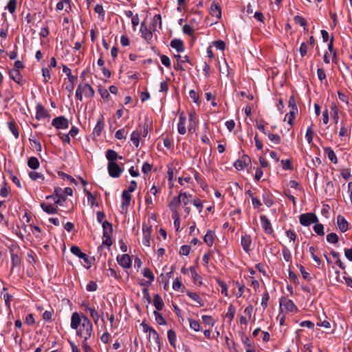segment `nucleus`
Wrapping results in <instances>:
<instances>
[{
    "label": "nucleus",
    "instance_id": "1",
    "mask_svg": "<svg viewBox=\"0 0 352 352\" xmlns=\"http://www.w3.org/2000/svg\"><path fill=\"white\" fill-rule=\"evenodd\" d=\"M70 327L76 331V335L84 340H89L93 335V324L85 315L74 312L71 316Z\"/></svg>",
    "mask_w": 352,
    "mask_h": 352
},
{
    "label": "nucleus",
    "instance_id": "2",
    "mask_svg": "<svg viewBox=\"0 0 352 352\" xmlns=\"http://www.w3.org/2000/svg\"><path fill=\"white\" fill-rule=\"evenodd\" d=\"M94 95L93 88L89 84L78 85L76 91V97L80 101L82 100L83 96L87 98H91Z\"/></svg>",
    "mask_w": 352,
    "mask_h": 352
},
{
    "label": "nucleus",
    "instance_id": "3",
    "mask_svg": "<svg viewBox=\"0 0 352 352\" xmlns=\"http://www.w3.org/2000/svg\"><path fill=\"white\" fill-rule=\"evenodd\" d=\"M279 305L280 310L287 312L295 313L298 311V308L292 300L286 298L282 297L279 300Z\"/></svg>",
    "mask_w": 352,
    "mask_h": 352
},
{
    "label": "nucleus",
    "instance_id": "4",
    "mask_svg": "<svg viewBox=\"0 0 352 352\" xmlns=\"http://www.w3.org/2000/svg\"><path fill=\"white\" fill-rule=\"evenodd\" d=\"M299 221L302 226H309L312 223H317L318 221V219L315 214L309 212L302 214L299 217Z\"/></svg>",
    "mask_w": 352,
    "mask_h": 352
},
{
    "label": "nucleus",
    "instance_id": "5",
    "mask_svg": "<svg viewBox=\"0 0 352 352\" xmlns=\"http://www.w3.org/2000/svg\"><path fill=\"white\" fill-rule=\"evenodd\" d=\"M47 199L52 198L55 204L62 206L63 203L66 200V195L63 194V190L60 188L54 190L52 195L47 196Z\"/></svg>",
    "mask_w": 352,
    "mask_h": 352
},
{
    "label": "nucleus",
    "instance_id": "6",
    "mask_svg": "<svg viewBox=\"0 0 352 352\" xmlns=\"http://www.w3.org/2000/svg\"><path fill=\"white\" fill-rule=\"evenodd\" d=\"M142 244L146 247L151 246V237L152 233V226L146 224L142 226Z\"/></svg>",
    "mask_w": 352,
    "mask_h": 352
},
{
    "label": "nucleus",
    "instance_id": "7",
    "mask_svg": "<svg viewBox=\"0 0 352 352\" xmlns=\"http://www.w3.org/2000/svg\"><path fill=\"white\" fill-rule=\"evenodd\" d=\"M52 125L57 129H66L69 127V121L64 116H58L52 120Z\"/></svg>",
    "mask_w": 352,
    "mask_h": 352
},
{
    "label": "nucleus",
    "instance_id": "8",
    "mask_svg": "<svg viewBox=\"0 0 352 352\" xmlns=\"http://www.w3.org/2000/svg\"><path fill=\"white\" fill-rule=\"evenodd\" d=\"M108 173L111 177H119L122 173V169L116 162H108Z\"/></svg>",
    "mask_w": 352,
    "mask_h": 352
},
{
    "label": "nucleus",
    "instance_id": "9",
    "mask_svg": "<svg viewBox=\"0 0 352 352\" xmlns=\"http://www.w3.org/2000/svg\"><path fill=\"white\" fill-rule=\"evenodd\" d=\"M117 261L121 267L126 269L130 268L132 264L131 258L127 254L118 255L117 256Z\"/></svg>",
    "mask_w": 352,
    "mask_h": 352
},
{
    "label": "nucleus",
    "instance_id": "10",
    "mask_svg": "<svg viewBox=\"0 0 352 352\" xmlns=\"http://www.w3.org/2000/svg\"><path fill=\"white\" fill-rule=\"evenodd\" d=\"M261 227L267 234H272L274 232L270 221L265 215L260 217Z\"/></svg>",
    "mask_w": 352,
    "mask_h": 352
},
{
    "label": "nucleus",
    "instance_id": "11",
    "mask_svg": "<svg viewBox=\"0 0 352 352\" xmlns=\"http://www.w3.org/2000/svg\"><path fill=\"white\" fill-rule=\"evenodd\" d=\"M186 116L184 113H181L179 116V122L177 124V131L179 134L184 135L186 133Z\"/></svg>",
    "mask_w": 352,
    "mask_h": 352
},
{
    "label": "nucleus",
    "instance_id": "12",
    "mask_svg": "<svg viewBox=\"0 0 352 352\" xmlns=\"http://www.w3.org/2000/svg\"><path fill=\"white\" fill-rule=\"evenodd\" d=\"M71 252L74 254L75 256H78V258L83 259L84 261L87 263L88 266L87 268L89 267V258L86 254L83 253L79 247L78 246H72L71 247Z\"/></svg>",
    "mask_w": 352,
    "mask_h": 352
},
{
    "label": "nucleus",
    "instance_id": "13",
    "mask_svg": "<svg viewBox=\"0 0 352 352\" xmlns=\"http://www.w3.org/2000/svg\"><path fill=\"white\" fill-rule=\"evenodd\" d=\"M250 162V158L247 155H243L242 157L238 160H236L234 163V166L238 170H243L249 164Z\"/></svg>",
    "mask_w": 352,
    "mask_h": 352
},
{
    "label": "nucleus",
    "instance_id": "14",
    "mask_svg": "<svg viewBox=\"0 0 352 352\" xmlns=\"http://www.w3.org/2000/svg\"><path fill=\"white\" fill-rule=\"evenodd\" d=\"M104 127V118L100 116L98 119L96 124L93 130V135L95 136H100Z\"/></svg>",
    "mask_w": 352,
    "mask_h": 352
},
{
    "label": "nucleus",
    "instance_id": "15",
    "mask_svg": "<svg viewBox=\"0 0 352 352\" xmlns=\"http://www.w3.org/2000/svg\"><path fill=\"white\" fill-rule=\"evenodd\" d=\"M241 244L243 250L248 253L251 250L252 238L250 235H244L241 236Z\"/></svg>",
    "mask_w": 352,
    "mask_h": 352
},
{
    "label": "nucleus",
    "instance_id": "16",
    "mask_svg": "<svg viewBox=\"0 0 352 352\" xmlns=\"http://www.w3.org/2000/svg\"><path fill=\"white\" fill-rule=\"evenodd\" d=\"M178 197L184 206L191 204L193 199L192 195L182 191L179 192Z\"/></svg>",
    "mask_w": 352,
    "mask_h": 352
},
{
    "label": "nucleus",
    "instance_id": "17",
    "mask_svg": "<svg viewBox=\"0 0 352 352\" xmlns=\"http://www.w3.org/2000/svg\"><path fill=\"white\" fill-rule=\"evenodd\" d=\"M10 77L16 83L18 84H23V77L18 69H12L9 72Z\"/></svg>",
    "mask_w": 352,
    "mask_h": 352
},
{
    "label": "nucleus",
    "instance_id": "18",
    "mask_svg": "<svg viewBox=\"0 0 352 352\" xmlns=\"http://www.w3.org/2000/svg\"><path fill=\"white\" fill-rule=\"evenodd\" d=\"M323 151L324 152V154L328 157L329 160L333 162V164H336L338 162V158L335 153V152L333 151V149L331 147L325 146L323 147Z\"/></svg>",
    "mask_w": 352,
    "mask_h": 352
},
{
    "label": "nucleus",
    "instance_id": "19",
    "mask_svg": "<svg viewBox=\"0 0 352 352\" xmlns=\"http://www.w3.org/2000/svg\"><path fill=\"white\" fill-rule=\"evenodd\" d=\"M187 296L192 299L193 301L196 302L198 304L199 307H203L204 305V302L202 298L199 296V295L196 292H192L190 291L186 292Z\"/></svg>",
    "mask_w": 352,
    "mask_h": 352
},
{
    "label": "nucleus",
    "instance_id": "20",
    "mask_svg": "<svg viewBox=\"0 0 352 352\" xmlns=\"http://www.w3.org/2000/svg\"><path fill=\"white\" fill-rule=\"evenodd\" d=\"M337 224L339 230L342 232H344L348 230V222L341 215L338 216L337 217Z\"/></svg>",
    "mask_w": 352,
    "mask_h": 352
},
{
    "label": "nucleus",
    "instance_id": "21",
    "mask_svg": "<svg viewBox=\"0 0 352 352\" xmlns=\"http://www.w3.org/2000/svg\"><path fill=\"white\" fill-rule=\"evenodd\" d=\"M131 196L126 190H123L122 193V208H127L130 205Z\"/></svg>",
    "mask_w": 352,
    "mask_h": 352
},
{
    "label": "nucleus",
    "instance_id": "22",
    "mask_svg": "<svg viewBox=\"0 0 352 352\" xmlns=\"http://www.w3.org/2000/svg\"><path fill=\"white\" fill-rule=\"evenodd\" d=\"M210 12L212 16H214L218 19L221 16V8L216 3H212L211 4Z\"/></svg>",
    "mask_w": 352,
    "mask_h": 352
},
{
    "label": "nucleus",
    "instance_id": "23",
    "mask_svg": "<svg viewBox=\"0 0 352 352\" xmlns=\"http://www.w3.org/2000/svg\"><path fill=\"white\" fill-rule=\"evenodd\" d=\"M190 274L195 284H197L198 285H201L202 284L201 278L196 272L195 267L194 266L190 267Z\"/></svg>",
    "mask_w": 352,
    "mask_h": 352
},
{
    "label": "nucleus",
    "instance_id": "24",
    "mask_svg": "<svg viewBox=\"0 0 352 352\" xmlns=\"http://www.w3.org/2000/svg\"><path fill=\"white\" fill-rule=\"evenodd\" d=\"M48 116V113L41 104L36 106V119L39 120Z\"/></svg>",
    "mask_w": 352,
    "mask_h": 352
},
{
    "label": "nucleus",
    "instance_id": "25",
    "mask_svg": "<svg viewBox=\"0 0 352 352\" xmlns=\"http://www.w3.org/2000/svg\"><path fill=\"white\" fill-rule=\"evenodd\" d=\"M143 275L145 278H148V280L146 281L145 283H142V285H145L146 286L151 285L152 282L155 279L154 274H153L151 270H150L148 268H144L143 270Z\"/></svg>",
    "mask_w": 352,
    "mask_h": 352
},
{
    "label": "nucleus",
    "instance_id": "26",
    "mask_svg": "<svg viewBox=\"0 0 352 352\" xmlns=\"http://www.w3.org/2000/svg\"><path fill=\"white\" fill-rule=\"evenodd\" d=\"M41 207L44 212L49 214H56L57 212V207L54 206L52 204L45 203H41Z\"/></svg>",
    "mask_w": 352,
    "mask_h": 352
},
{
    "label": "nucleus",
    "instance_id": "27",
    "mask_svg": "<svg viewBox=\"0 0 352 352\" xmlns=\"http://www.w3.org/2000/svg\"><path fill=\"white\" fill-rule=\"evenodd\" d=\"M214 240V232L212 230H208L204 237V242L209 246H212Z\"/></svg>",
    "mask_w": 352,
    "mask_h": 352
},
{
    "label": "nucleus",
    "instance_id": "28",
    "mask_svg": "<svg viewBox=\"0 0 352 352\" xmlns=\"http://www.w3.org/2000/svg\"><path fill=\"white\" fill-rule=\"evenodd\" d=\"M167 337L170 344L173 347L175 348L177 341V336L175 331L173 329H169L167 332Z\"/></svg>",
    "mask_w": 352,
    "mask_h": 352
},
{
    "label": "nucleus",
    "instance_id": "29",
    "mask_svg": "<svg viewBox=\"0 0 352 352\" xmlns=\"http://www.w3.org/2000/svg\"><path fill=\"white\" fill-rule=\"evenodd\" d=\"M106 158L108 162H116L118 159V154L114 150L108 149L106 152Z\"/></svg>",
    "mask_w": 352,
    "mask_h": 352
},
{
    "label": "nucleus",
    "instance_id": "30",
    "mask_svg": "<svg viewBox=\"0 0 352 352\" xmlns=\"http://www.w3.org/2000/svg\"><path fill=\"white\" fill-rule=\"evenodd\" d=\"M153 305L157 311H161L164 308V302L159 294H155L153 298Z\"/></svg>",
    "mask_w": 352,
    "mask_h": 352
},
{
    "label": "nucleus",
    "instance_id": "31",
    "mask_svg": "<svg viewBox=\"0 0 352 352\" xmlns=\"http://www.w3.org/2000/svg\"><path fill=\"white\" fill-rule=\"evenodd\" d=\"M170 46L175 49L178 52H182L184 50L183 42L179 39H174L170 42Z\"/></svg>",
    "mask_w": 352,
    "mask_h": 352
},
{
    "label": "nucleus",
    "instance_id": "32",
    "mask_svg": "<svg viewBox=\"0 0 352 352\" xmlns=\"http://www.w3.org/2000/svg\"><path fill=\"white\" fill-rule=\"evenodd\" d=\"M140 137V132H139V131H138L137 129L132 132L131 135V140L135 147L139 146Z\"/></svg>",
    "mask_w": 352,
    "mask_h": 352
},
{
    "label": "nucleus",
    "instance_id": "33",
    "mask_svg": "<svg viewBox=\"0 0 352 352\" xmlns=\"http://www.w3.org/2000/svg\"><path fill=\"white\" fill-rule=\"evenodd\" d=\"M8 126L9 130L11 131L15 138H18L19 136V133L16 124L14 121H10L8 122Z\"/></svg>",
    "mask_w": 352,
    "mask_h": 352
},
{
    "label": "nucleus",
    "instance_id": "34",
    "mask_svg": "<svg viewBox=\"0 0 352 352\" xmlns=\"http://www.w3.org/2000/svg\"><path fill=\"white\" fill-rule=\"evenodd\" d=\"M180 204L181 201L179 197H174L168 204V208L170 210H177Z\"/></svg>",
    "mask_w": 352,
    "mask_h": 352
},
{
    "label": "nucleus",
    "instance_id": "35",
    "mask_svg": "<svg viewBox=\"0 0 352 352\" xmlns=\"http://www.w3.org/2000/svg\"><path fill=\"white\" fill-rule=\"evenodd\" d=\"M288 106L289 108V112H292V114L298 113V108L296 106V100L294 96H290L288 101Z\"/></svg>",
    "mask_w": 352,
    "mask_h": 352
},
{
    "label": "nucleus",
    "instance_id": "36",
    "mask_svg": "<svg viewBox=\"0 0 352 352\" xmlns=\"http://www.w3.org/2000/svg\"><path fill=\"white\" fill-rule=\"evenodd\" d=\"M314 135V130L311 126H309L307 127L306 133H305V138L308 142L309 144H313V138Z\"/></svg>",
    "mask_w": 352,
    "mask_h": 352
},
{
    "label": "nucleus",
    "instance_id": "37",
    "mask_svg": "<svg viewBox=\"0 0 352 352\" xmlns=\"http://www.w3.org/2000/svg\"><path fill=\"white\" fill-rule=\"evenodd\" d=\"M85 195L87 197V201L89 205L93 208L94 206H98V204L96 201V197L94 196L90 192L87 190H85Z\"/></svg>",
    "mask_w": 352,
    "mask_h": 352
},
{
    "label": "nucleus",
    "instance_id": "38",
    "mask_svg": "<svg viewBox=\"0 0 352 352\" xmlns=\"http://www.w3.org/2000/svg\"><path fill=\"white\" fill-rule=\"evenodd\" d=\"M140 32L142 33V36L146 40L151 39L153 36L152 32L148 30V28L144 25V23H142L141 25Z\"/></svg>",
    "mask_w": 352,
    "mask_h": 352
},
{
    "label": "nucleus",
    "instance_id": "39",
    "mask_svg": "<svg viewBox=\"0 0 352 352\" xmlns=\"http://www.w3.org/2000/svg\"><path fill=\"white\" fill-rule=\"evenodd\" d=\"M217 283L221 289V294L225 296L228 297L229 294L227 284L224 281L220 280L219 278H217Z\"/></svg>",
    "mask_w": 352,
    "mask_h": 352
},
{
    "label": "nucleus",
    "instance_id": "40",
    "mask_svg": "<svg viewBox=\"0 0 352 352\" xmlns=\"http://www.w3.org/2000/svg\"><path fill=\"white\" fill-rule=\"evenodd\" d=\"M28 165L30 168L35 170L39 167L40 163L36 157H31L28 159Z\"/></svg>",
    "mask_w": 352,
    "mask_h": 352
},
{
    "label": "nucleus",
    "instance_id": "41",
    "mask_svg": "<svg viewBox=\"0 0 352 352\" xmlns=\"http://www.w3.org/2000/svg\"><path fill=\"white\" fill-rule=\"evenodd\" d=\"M63 72L67 75L69 81L74 83L76 80V76L72 75L71 69L67 66L63 65Z\"/></svg>",
    "mask_w": 352,
    "mask_h": 352
},
{
    "label": "nucleus",
    "instance_id": "42",
    "mask_svg": "<svg viewBox=\"0 0 352 352\" xmlns=\"http://www.w3.org/2000/svg\"><path fill=\"white\" fill-rule=\"evenodd\" d=\"M201 318L203 322L208 326L213 327L216 323V320L211 316L203 315Z\"/></svg>",
    "mask_w": 352,
    "mask_h": 352
},
{
    "label": "nucleus",
    "instance_id": "43",
    "mask_svg": "<svg viewBox=\"0 0 352 352\" xmlns=\"http://www.w3.org/2000/svg\"><path fill=\"white\" fill-rule=\"evenodd\" d=\"M90 316L92 318L94 323L97 324L101 316V314L94 307L92 309H90L89 312Z\"/></svg>",
    "mask_w": 352,
    "mask_h": 352
},
{
    "label": "nucleus",
    "instance_id": "44",
    "mask_svg": "<svg viewBox=\"0 0 352 352\" xmlns=\"http://www.w3.org/2000/svg\"><path fill=\"white\" fill-rule=\"evenodd\" d=\"M269 140L275 144H279L281 142V138L278 134L269 133L267 134Z\"/></svg>",
    "mask_w": 352,
    "mask_h": 352
},
{
    "label": "nucleus",
    "instance_id": "45",
    "mask_svg": "<svg viewBox=\"0 0 352 352\" xmlns=\"http://www.w3.org/2000/svg\"><path fill=\"white\" fill-rule=\"evenodd\" d=\"M262 198H263V201L264 204L267 207L270 208V207H271L274 204V201H273V199H272L271 196L269 194L263 193V196H262Z\"/></svg>",
    "mask_w": 352,
    "mask_h": 352
},
{
    "label": "nucleus",
    "instance_id": "46",
    "mask_svg": "<svg viewBox=\"0 0 352 352\" xmlns=\"http://www.w3.org/2000/svg\"><path fill=\"white\" fill-rule=\"evenodd\" d=\"M235 312L236 308L234 307V306L233 305H230L228 309V311L226 314V317L228 318L229 320L231 322L234 317Z\"/></svg>",
    "mask_w": 352,
    "mask_h": 352
},
{
    "label": "nucleus",
    "instance_id": "47",
    "mask_svg": "<svg viewBox=\"0 0 352 352\" xmlns=\"http://www.w3.org/2000/svg\"><path fill=\"white\" fill-rule=\"evenodd\" d=\"M153 314L155 316L156 322L160 325H164L166 324V321L165 318L162 316V315L160 312H158L157 311H154Z\"/></svg>",
    "mask_w": 352,
    "mask_h": 352
},
{
    "label": "nucleus",
    "instance_id": "48",
    "mask_svg": "<svg viewBox=\"0 0 352 352\" xmlns=\"http://www.w3.org/2000/svg\"><path fill=\"white\" fill-rule=\"evenodd\" d=\"M314 232L320 236H323L324 234V226L321 223H315L314 226Z\"/></svg>",
    "mask_w": 352,
    "mask_h": 352
},
{
    "label": "nucleus",
    "instance_id": "49",
    "mask_svg": "<svg viewBox=\"0 0 352 352\" xmlns=\"http://www.w3.org/2000/svg\"><path fill=\"white\" fill-rule=\"evenodd\" d=\"M103 227V236H107L110 235L111 232L112 231V226L111 224H110L107 221H104L102 223Z\"/></svg>",
    "mask_w": 352,
    "mask_h": 352
},
{
    "label": "nucleus",
    "instance_id": "50",
    "mask_svg": "<svg viewBox=\"0 0 352 352\" xmlns=\"http://www.w3.org/2000/svg\"><path fill=\"white\" fill-rule=\"evenodd\" d=\"M190 327L194 330L195 331H200V324L199 322L194 319H188Z\"/></svg>",
    "mask_w": 352,
    "mask_h": 352
},
{
    "label": "nucleus",
    "instance_id": "51",
    "mask_svg": "<svg viewBox=\"0 0 352 352\" xmlns=\"http://www.w3.org/2000/svg\"><path fill=\"white\" fill-rule=\"evenodd\" d=\"M315 251H316V249L314 246L309 247V252L310 253L311 258L314 259V261L318 265H320L321 263V261H320V258L315 254Z\"/></svg>",
    "mask_w": 352,
    "mask_h": 352
},
{
    "label": "nucleus",
    "instance_id": "52",
    "mask_svg": "<svg viewBox=\"0 0 352 352\" xmlns=\"http://www.w3.org/2000/svg\"><path fill=\"white\" fill-rule=\"evenodd\" d=\"M16 2L15 0H10L6 9H7L11 14H13L16 10Z\"/></svg>",
    "mask_w": 352,
    "mask_h": 352
},
{
    "label": "nucleus",
    "instance_id": "53",
    "mask_svg": "<svg viewBox=\"0 0 352 352\" xmlns=\"http://www.w3.org/2000/svg\"><path fill=\"white\" fill-rule=\"evenodd\" d=\"M70 7L69 0H62L56 4L57 10H63L65 6Z\"/></svg>",
    "mask_w": 352,
    "mask_h": 352
},
{
    "label": "nucleus",
    "instance_id": "54",
    "mask_svg": "<svg viewBox=\"0 0 352 352\" xmlns=\"http://www.w3.org/2000/svg\"><path fill=\"white\" fill-rule=\"evenodd\" d=\"M283 256L284 259L287 262L290 261L292 259V254H291L289 250L286 246L283 247Z\"/></svg>",
    "mask_w": 352,
    "mask_h": 352
},
{
    "label": "nucleus",
    "instance_id": "55",
    "mask_svg": "<svg viewBox=\"0 0 352 352\" xmlns=\"http://www.w3.org/2000/svg\"><path fill=\"white\" fill-rule=\"evenodd\" d=\"M294 20L296 24H298L302 27H305L307 25L305 19L301 16H298V15L295 16L294 18Z\"/></svg>",
    "mask_w": 352,
    "mask_h": 352
},
{
    "label": "nucleus",
    "instance_id": "56",
    "mask_svg": "<svg viewBox=\"0 0 352 352\" xmlns=\"http://www.w3.org/2000/svg\"><path fill=\"white\" fill-rule=\"evenodd\" d=\"M29 176L34 181L38 180L39 179H44L43 175L41 173L36 172V171L30 172Z\"/></svg>",
    "mask_w": 352,
    "mask_h": 352
},
{
    "label": "nucleus",
    "instance_id": "57",
    "mask_svg": "<svg viewBox=\"0 0 352 352\" xmlns=\"http://www.w3.org/2000/svg\"><path fill=\"white\" fill-rule=\"evenodd\" d=\"M31 145L33 148H34L38 152H41L42 151V146L39 141L37 140H32L30 139Z\"/></svg>",
    "mask_w": 352,
    "mask_h": 352
},
{
    "label": "nucleus",
    "instance_id": "58",
    "mask_svg": "<svg viewBox=\"0 0 352 352\" xmlns=\"http://www.w3.org/2000/svg\"><path fill=\"white\" fill-rule=\"evenodd\" d=\"M192 204L197 208L199 213L202 212L203 204L199 199L193 198Z\"/></svg>",
    "mask_w": 352,
    "mask_h": 352
},
{
    "label": "nucleus",
    "instance_id": "59",
    "mask_svg": "<svg viewBox=\"0 0 352 352\" xmlns=\"http://www.w3.org/2000/svg\"><path fill=\"white\" fill-rule=\"evenodd\" d=\"M270 295L268 292H265L262 296L261 300V305L264 309L267 307Z\"/></svg>",
    "mask_w": 352,
    "mask_h": 352
},
{
    "label": "nucleus",
    "instance_id": "60",
    "mask_svg": "<svg viewBox=\"0 0 352 352\" xmlns=\"http://www.w3.org/2000/svg\"><path fill=\"white\" fill-rule=\"evenodd\" d=\"M327 241L331 243H336L338 241V236L336 233H331L327 236Z\"/></svg>",
    "mask_w": 352,
    "mask_h": 352
},
{
    "label": "nucleus",
    "instance_id": "61",
    "mask_svg": "<svg viewBox=\"0 0 352 352\" xmlns=\"http://www.w3.org/2000/svg\"><path fill=\"white\" fill-rule=\"evenodd\" d=\"M148 338L149 339H153L157 343L160 342L159 335L153 329L148 333Z\"/></svg>",
    "mask_w": 352,
    "mask_h": 352
},
{
    "label": "nucleus",
    "instance_id": "62",
    "mask_svg": "<svg viewBox=\"0 0 352 352\" xmlns=\"http://www.w3.org/2000/svg\"><path fill=\"white\" fill-rule=\"evenodd\" d=\"M98 289L97 283L95 281H89L86 286V289L88 292H95Z\"/></svg>",
    "mask_w": 352,
    "mask_h": 352
},
{
    "label": "nucleus",
    "instance_id": "63",
    "mask_svg": "<svg viewBox=\"0 0 352 352\" xmlns=\"http://www.w3.org/2000/svg\"><path fill=\"white\" fill-rule=\"evenodd\" d=\"M42 75L43 76V82L46 83L51 78L50 72L47 68H43Z\"/></svg>",
    "mask_w": 352,
    "mask_h": 352
},
{
    "label": "nucleus",
    "instance_id": "64",
    "mask_svg": "<svg viewBox=\"0 0 352 352\" xmlns=\"http://www.w3.org/2000/svg\"><path fill=\"white\" fill-rule=\"evenodd\" d=\"M183 32L185 34L191 36L194 33V29L190 24H186L183 26Z\"/></svg>",
    "mask_w": 352,
    "mask_h": 352
}]
</instances>
